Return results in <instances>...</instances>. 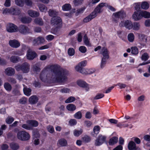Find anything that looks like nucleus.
<instances>
[{"label":"nucleus","instance_id":"52","mask_svg":"<svg viewBox=\"0 0 150 150\" xmlns=\"http://www.w3.org/2000/svg\"><path fill=\"white\" fill-rule=\"evenodd\" d=\"M114 86H112L109 87L106 90H103L102 92L100 94H102L101 93H109L114 88Z\"/></svg>","mask_w":150,"mask_h":150},{"label":"nucleus","instance_id":"44","mask_svg":"<svg viewBox=\"0 0 150 150\" xmlns=\"http://www.w3.org/2000/svg\"><path fill=\"white\" fill-rule=\"evenodd\" d=\"M131 53L134 55H137L138 53V49L136 47H131Z\"/></svg>","mask_w":150,"mask_h":150},{"label":"nucleus","instance_id":"4","mask_svg":"<svg viewBox=\"0 0 150 150\" xmlns=\"http://www.w3.org/2000/svg\"><path fill=\"white\" fill-rule=\"evenodd\" d=\"M51 24L54 26L57 27H62V18L59 16L52 17L51 19Z\"/></svg>","mask_w":150,"mask_h":150},{"label":"nucleus","instance_id":"1","mask_svg":"<svg viewBox=\"0 0 150 150\" xmlns=\"http://www.w3.org/2000/svg\"><path fill=\"white\" fill-rule=\"evenodd\" d=\"M60 66L58 64H55L51 66L52 70L54 74L53 79L56 83H62L66 82L67 79L68 73L67 70L62 69L60 70Z\"/></svg>","mask_w":150,"mask_h":150},{"label":"nucleus","instance_id":"16","mask_svg":"<svg viewBox=\"0 0 150 150\" xmlns=\"http://www.w3.org/2000/svg\"><path fill=\"white\" fill-rule=\"evenodd\" d=\"M9 44L10 46L14 48H18L20 46V42L15 39L10 40L9 41Z\"/></svg>","mask_w":150,"mask_h":150},{"label":"nucleus","instance_id":"29","mask_svg":"<svg viewBox=\"0 0 150 150\" xmlns=\"http://www.w3.org/2000/svg\"><path fill=\"white\" fill-rule=\"evenodd\" d=\"M48 14L50 16L54 17L57 16L58 12L55 10L50 9L48 11Z\"/></svg>","mask_w":150,"mask_h":150},{"label":"nucleus","instance_id":"40","mask_svg":"<svg viewBox=\"0 0 150 150\" xmlns=\"http://www.w3.org/2000/svg\"><path fill=\"white\" fill-rule=\"evenodd\" d=\"M55 27L54 28H52L51 30V33L54 34L56 35L58 33V29L61 28L62 27H57V26H54Z\"/></svg>","mask_w":150,"mask_h":150},{"label":"nucleus","instance_id":"56","mask_svg":"<svg viewBox=\"0 0 150 150\" xmlns=\"http://www.w3.org/2000/svg\"><path fill=\"white\" fill-rule=\"evenodd\" d=\"M82 139L83 141L85 142H89L91 140L90 137L87 135L85 136L82 138Z\"/></svg>","mask_w":150,"mask_h":150},{"label":"nucleus","instance_id":"12","mask_svg":"<svg viewBox=\"0 0 150 150\" xmlns=\"http://www.w3.org/2000/svg\"><path fill=\"white\" fill-rule=\"evenodd\" d=\"M44 42V38L41 36H39L33 40V45L37 46L43 43Z\"/></svg>","mask_w":150,"mask_h":150},{"label":"nucleus","instance_id":"26","mask_svg":"<svg viewBox=\"0 0 150 150\" xmlns=\"http://www.w3.org/2000/svg\"><path fill=\"white\" fill-rule=\"evenodd\" d=\"M20 58L16 56H12L10 58V61L14 63H16L18 62Z\"/></svg>","mask_w":150,"mask_h":150},{"label":"nucleus","instance_id":"7","mask_svg":"<svg viewBox=\"0 0 150 150\" xmlns=\"http://www.w3.org/2000/svg\"><path fill=\"white\" fill-rule=\"evenodd\" d=\"M7 31L9 33H13L18 31V27L11 23H8L6 26Z\"/></svg>","mask_w":150,"mask_h":150},{"label":"nucleus","instance_id":"13","mask_svg":"<svg viewBox=\"0 0 150 150\" xmlns=\"http://www.w3.org/2000/svg\"><path fill=\"white\" fill-rule=\"evenodd\" d=\"M28 59L32 60L37 57V53L34 51H33L30 49L28 50L27 54Z\"/></svg>","mask_w":150,"mask_h":150},{"label":"nucleus","instance_id":"19","mask_svg":"<svg viewBox=\"0 0 150 150\" xmlns=\"http://www.w3.org/2000/svg\"><path fill=\"white\" fill-rule=\"evenodd\" d=\"M46 69H43L41 72L40 75V79L43 82H45L47 81V76L45 74Z\"/></svg>","mask_w":150,"mask_h":150},{"label":"nucleus","instance_id":"49","mask_svg":"<svg viewBox=\"0 0 150 150\" xmlns=\"http://www.w3.org/2000/svg\"><path fill=\"white\" fill-rule=\"evenodd\" d=\"M108 59L104 57L102 58L100 64V67L101 68H103L105 67L106 63L107 60Z\"/></svg>","mask_w":150,"mask_h":150},{"label":"nucleus","instance_id":"10","mask_svg":"<svg viewBox=\"0 0 150 150\" xmlns=\"http://www.w3.org/2000/svg\"><path fill=\"white\" fill-rule=\"evenodd\" d=\"M106 137L101 134L99 135L95 141V144L99 146L102 144L105 141Z\"/></svg>","mask_w":150,"mask_h":150},{"label":"nucleus","instance_id":"43","mask_svg":"<svg viewBox=\"0 0 150 150\" xmlns=\"http://www.w3.org/2000/svg\"><path fill=\"white\" fill-rule=\"evenodd\" d=\"M83 132V130L81 129L79 130L75 129L74 131V135L75 136L78 137Z\"/></svg>","mask_w":150,"mask_h":150},{"label":"nucleus","instance_id":"33","mask_svg":"<svg viewBox=\"0 0 150 150\" xmlns=\"http://www.w3.org/2000/svg\"><path fill=\"white\" fill-rule=\"evenodd\" d=\"M141 8L142 9L146 10L149 7V4L146 1H143L141 3Z\"/></svg>","mask_w":150,"mask_h":150},{"label":"nucleus","instance_id":"34","mask_svg":"<svg viewBox=\"0 0 150 150\" xmlns=\"http://www.w3.org/2000/svg\"><path fill=\"white\" fill-rule=\"evenodd\" d=\"M59 144L62 146H66L67 144V141L64 139L59 140L58 141Z\"/></svg>","mask_w":150,"mask_h":150},{"label":"nucleus","instance_id":"60","mask_svg":"<svg viewBox=\"0 0 150 150\" xmlns=\"http://www.w3.org/2000/svg\"><path fill=\"white\" fill-rule=\"evenodd\" d=\"M8 81L11 84H15L16 83V79L12 77H9L7 79Z\"/></svg>","mask_w":150,"mask_h":150},{"label":"nucleus","instance_id":"63","mask_svg":"<svg viewBox=\"0 0 150 150\" xmlns=\"http://www.w3.org/2000/svg\"><path fill=\"white\" fill-rule=\"evenodd\" d=\"M31 89L29 88H25L23 89L24 94H31Z\"/></svg>","mask_w":150,"mask_h":150},{"label":"nucleus","instance_id":"61","mask_svg":"<svg viewBox=\"0 0 150 150\" xmlns=\"http://www.w3.org/2000/svg\"><path fill=\"white\" fill-rule=\"evenodd\" d=\"M75 100V98L73 97H71L68 98L65 101L66 103H71L74 101Z\"/></svg>","mask_w":150,"mask_h":150},{"label":"nucleus","instance_id":"62","mask_svg":"<svg viewBox=\"0 0 150 150\" xmlns=\"http://www.w3.org/2000/svg\"><path fill=\"white\" fill-rule=\"evenodd\" d=\"M77 123V122L76 120L75 119H71L69 122V124L71 126L76 125Z\"/></svg>","mask_w":150,"mask_h":150},{"label":"nucleus","instance_id":"6","mask_svg":"<svg viewBox=\"0 0 150 150\" xmlns=\"http://www.w3.org/2000/svg\"><path fill=\"white\" fill-rule=\"evenodd\" d=\"M119 25L120 27H125L129 30L133 28L132 22L129 20L121 21Z\"/></svg>","mask_w":150,"mask_h":150},{"label":"nucleus","instance_id":"30","mask_svg":"<svg viewBox=\"0 0 150 150\" xmlns=\"http://www.w3.org/2000/svg\"><path fill=\"white\" fill-rule=\"evenodd\" d=\"M11 13L14 15H18L19 14L21 13V11L17 8H11Z\"/></svg>","mask_w":150,"mask_h":150},{"label":"nucleus","instance_id":"58","mask_svg":"<svg viewBox=\"0 0 150 150\" xmlns=\"http://www.w3.org/2000/svg\"><path fill=\"white\" fill-rule=\"evenodd\" d=\"M149 58L148 54L146 53H144L142 55L141 58L142 60L146 61Z\"/></svg>","mask_w":150,"mask_h":150},{"label":"nucleus","instance_id":"21","mask_svg":"<svg viewBox=\"0 0 150 150\" xmlns=\"http://www.w3.org/2000/svg\"><path fill=\"white\" fill-rule=\"evenodd\" d=\"M28 13L30 17L33 18L37 17L39 16L38 12L32 10H29L28 11Z\"/></svg>","mask_w":150,"mask_h":150},{"label":"nucleus","instance_id":"22","mask_svg":"<svg viewBox=\"0 0 150 150\" xmlns=\"http://www.w3.org/2000/svg\"><path fill=\"white\" fill-rule=\"evenodd\" d=\"M93 13L95 14L94 13H91L89 15L84 18L83 20V22L84 23H87L95 18V15H93Z\"/></svg>","mask_w":150,"mask_h":150},{"label":"nucleus","instance_id":"51","mask_svg":"<svg viewBox=\"0 0 150 150\" xmlns=\"http://www.w3.org/2000/svg\"><path fill=\"white\" fill-rule=\"evenodd\" d=\"M27 124H24L22 125L21 127L27 130H31L32 129V127L28 123H26Z\"/></svg>","mask_w":150,"mask_h":150},{"label":"nucleus","instance_id":"53","mask_svg":"<svg viewBox=\"0 0 150 150\" xmlns=\"http://www.w3.org/2000/svg\"><path fill=\"white\" fill-rule=\"evenodd\" d=\"M83 0H74L73 3L75 6H78L81 4Z\"/></svg>","mask_w":150,"mask_h":150},{"label":"nucleus","instance_id":"45","mask_svg":"<svg viewBox=\"0 0 150 150\" xmlns=\"http://www.w3.org/2000/svg\"><path fill=\"white\" fill-rule=\"evenodd\" d=\"M75 53V51L74 49L72 47L69 48L68 50V54L69 56H72L74 55Z\"/></svg>","mask_w":150,"mask_h":150},{"label":"nucleus","instance_id":"27","mask_svg":"<svg viewBox=\"0 0 150 150\" xmlns=\"http://www.w3.org/2000/svg\"><path fill=\"white\" fill-rule=\"evenodd\" d=\"M34 22L36 24L40 26L44 24V22L42 19L40 18H35Z\"/></svg>","mask_w":150,"mask_h":150},{"label":"nucleus","instance_id":"18","mask_svg":"<svg viewBox=\"0 0 150 150\" xmlns=\"http://www.w3.org/2000/svg\"><path fill=\"white\" fill-rule=\"evenodd\" d=\"M5 72L6 75L8 76H13L15 74V70L14 68L11 67L6 68L5 69Z\"/></svg>","mask_w":150,"mask_h":150},{"label":"nucleus","instance_id":"5","mask_svg":"<svg viewBox=\"0 0 150 150\" xmlns=\"http://www.w3.org/2000/svg\"><path fill=\"white\" fill-rule=\"evenodd\" d=\"M114 18L113 19V21L115 23H117L118 21L119 18L123 19L126 16V14L124 11L121 10L118 12H116L113 14Z\"/></svg>","mask_w":150,"mask_h":150},{"label":"nucleus","instance_id":"41","mask_svg":"<svg viewBox=\"0 0 150 150\" xmlns=\"http://www.w3.org/2000/svg\"><path fill=\"white\" fill-rule=\"evenodd\" d=\"M127 38L128 41L130 42H132L134 39V36L132 33H130L128 34Z\"/></svg>","mask_w":150,"mask_h":150},{"label":"nucleus","instance_id":"9","mask_svg":"<svg viewBox=\"0 0 150 150\" xmlns=\"http://www.w3.org/2000/svg\"><path fill=\"white\" fill-rule=\"evenodd\" d=\"M107 3H101L99 4L96 8H95L93 11L92 13H95V17L97 15L98 13H100L102 12V10H101V8L105 6H107ZM95 14L93 13V15Z\"/></svg>","mask_w":150,"mask_h":150},{"label":"nucleus","instance_id":"23","mask_svg":"<svg viewBox=\"0 0 150 150\" xmlns=\"http://www.w3.org/2000/svg\"><path fill=\"white\" fill-rule=\"evenodd\" d=\"M100 130V127L97 125L94 127L93 129V131L91 133V135L94 137H96L99 133Z\"/></svg>","mask_w":150,"mask_h":150},{"label":"nucleus","instance_id":"48","mask_svg":"<svg viewBox=\"0 0 150 150\" xmlns=\"http://www.w3.org/2000/svg\"><path fill=\"white\" fill-rule=\"evenodd\" d=\"M82 115L81 111H78L74 115V117L77 119H80L81 118Z\"/></svg>","mask_w":150,"mask_h":150},{"label":"nucleus","instance_id":"39","mask_svg":"<svg viewBox=\"0 0 150 150\" xmlns=\"http://www.w3.org/2000/svg\"><path fill=\"white\" fill-rule=\"evenodd\" d=\"M66 108L69 111H73L76 110V107L74 105L70 104L67 106Z\"/></svg>","mask_w":150,"mask_h":150},{"label":"nucleus","instance_id":"31","mask_svg":"<svg viewBox=\"0 0 150 150\" xmlns=\"http://www.w3.org/2000/svg\"><path fill=\"white\" fill-rule=\"evenodd\" d=\"M71 8V5L69 4H66L62 6V9L64 11H67L70 10Z\"/></svg>","mask_w":150,"mask_h":150},{"label":"nucleus","instance_id":"37","mask_svg":"<svg viewBox=\"0 0 150 150\" xmlns=\"http://www.w3.org/2000/svg\"><path fill=\"white\" fill-rule=\"evenodd\" d=\"M142 18L144 17L146 18H150V13L145 11H142Z\"/></svg>","mask_w":150,"mask_h":150},{"label":"nucleus","instance_id":"38","mask_svg":"<svg viewBox=\"0 0 150 150\" xmlns=\"http://www.w3.org/2000/svg\"><path fill=\"white\" fill-rule=\"evenodd\" d=\"M31 19L30 18L25 17H22L21 19V21L23 23H29L31 21Z\"/></svg>","mask_w":150,"mask_h":150},{"label":"nucleus","instance_id":"50","mask_svg":"<svg viewBox=\"0 0 150 150\" xmlns=\"http://www.w3.org/2000/svg\"><path fill=\"white\" fill-rule=\"evenodd\" d=\"M140 27V25L138 23L134 22L133 24L132 28L134 30H138L139 29Z\"/></svg>","mask_w":150,"mask_h":150},{"label":"nucleus","instance_id":"17","mask_svg":"<svg viewBox=\"0 0 150 150\" xmlns=\"http://www.w3.org/2000/svg\"><path fill=\"white\" fill-rule=\"evenodd\" d=\"M109 51L107 48L105 47H103L101 49L100 54H101L103 56V57H104L108 59L109 58Z\"/></svg>","mask_w":150,"mask_h":150},{"label":"nucleus","instance_id":"35","mask_svg":"<svg viewBox=\"0 0 150 150\" xmlns=\"http://www.w3.org/2000/svg\"><path fill=\"white\" fill-rule=\"evenodd\" d=\"M118 138L116 137H114L110 139L109 142L110 145H113L117 142Z\"/></svg>","mask_w":150,"mask_h":150},{"label":"nucleus","instance_id":"8","mask_svg":"<svg viewBox=\"0 0 150 150\" xmlns=\"http://www.w3.org/2000/svg\"><path fill=\"white\" fill-rule=\"evenodd\" d=\"M87 62L86 60H83L80 62L78 65L76 66L75 69L76 71L81 73V72L84 71V70L86 69L83 68L86 65Z\"/></svg>","mask_w":150,"mask_h":150},{"label":"nucleus","instance_id":"42","mask_svg":"<svg viewBox=\"0 0 150 150\" xmlns=\"http://www.w3.org/2000/svg\"><path fill=\"white\" fill-rule=\"evenodd\" d=\"M13 53L14 54L19 56L23 55L24 54V52L22 50L13 51Z\"/></svg>","mask_w":150,"mask_h":150},{"label":"nucleus","instance_id":"46","mask_svg":"<svg viewBox=\"0 0 150 150\" xmlns=\"http://www.w3.org/2000/svg\"><path fill=\"white\" fill-rule=\"evenodd\" d=\"M4 86L6 90L8 91H10L11 90V86L8 83H5L4 84Z\"/></svg>","mask_w":150,"mask_h":150},{"label":"nucleus","instance_id":"59","mask_svg":"<svg viewBox=\"0 0 150 150\" xmlns=\"http://www.w3.org/2000/svg\"><path fill=\"white\" fill-rule=\"evenodd\" d=\"M79 50L82 53H85L87 51L86 47L84 46H81L79 47Z\"/></svg>","mask_w":150,"mask_h":150},{"label":"nucleus","instance_id":"2","mask_svg":"<svg viewBox=\"0 0 150 150\" xmlns=\"http://www.w3.org/2000/svg\"><path fill=\"white\" fill-rule=\"evenodd\" d=\"M17 71H21L24 73L29 72L30 69V65L27 62H25L22 64H18L14 67Z\"/></svg>","mask_w":150,"mask_h":150},{"label":"nucleus","instance_id":"64","mask_svg":"<svg viewBox=\"0 0 150 150\" xmlns=\"http://www.w3.org/2000/svg\"><path fill=\"white\" fill-rule=\"evenodd\" d=\"M47 129L48 131L51 133H52L54 132V129L53 127L51 125H49L47 126Z\"/></svg>","mask_w":150,"mask_h":150},{"label":"nucleus","instance_id":"36","mask_svg":"<svg viewBox=\"0 0 150 150\" xmlns=\"http://www.w3.org/2000/svg\"><path fill=\"white\" fill-rule=\"evenodd\" d=\"M84 70V71L81 72V74H91L93 73L95 71L94 69H86Z\"/></svg>","mask_w":150,"mask_h":150},{"label":"nucleus","instance_id":"28","mask_svg":"<svg viewBox=\"0 0 150 150\" xmlns=\"http://www.w3.org/2000/svg\"><path fill=\"white\" fill-rule=\"evenodd\" d=\"M10 148L13 150H17L19 148V144L15 143H12L10 144Z\"/></svg>","mask_w":150,"mask_h":150},{"label":"nucleus","instance_id":"55","mask_svg":"<svg viewBox=\"0 0 150 150\" xmlns=\"http://www.w3.org/2000/svg\"><path fill=\"white\" fill-rule=\"evenodd\" d=\"M14 120V118L11 117H8L6 120V122L8 124L11 123Z\"/></svg>","mask_w":150,"mask_h":150},{"label":"nucleus","instance_id":"25","mask_svg":"<svg viewBox=\"0 0 150 150\" xmlns=\"http://www.w3.org/2000/svg\"><path fill=\"white\" fill-rule=\"evenodd\" d=\"M26 123H28L32 127V129L33 127H37L38 125V122L35 120H28L26 121Z\"/></svg>","mask_w":150,"mask_h":150},{"label":"nucleus","instance_id":"20","mask_svg":"<svg viewBox=\"0 0 150 150\" xmlns=\"http://www.w3.org/2000/svg\"><path fill=\"white\" fill-rule=\"evenodd\" d=\"M128 148L129 150H137L139 149L138 147H136L135 142L132 141H131L129 143Z\"/></svg>","mask_w":150,"mask_h":150},{"label":"nucleus","instance_id":"24","mask_svg":"<svg viewBox=\"0 0 150 150\" xmlns=\"http://www.w3.org/2000/svg\"><path fill=\"white\" fill-rule=\"evenodd\" d=\"M38 98L36 96H33L30 97L29 99V103L31 104H35L37 103Z\"/></svg>","mask_w":150,"mask_h":150},{"label":"nucleus","instance_id":"15","mask_svg":"<svg viewBox=\"0 0 150 150\" xmlns=\"http://www.w3.org/2000/svg\"><path fill=\"white\" fill-rule=\"evenodd\" d=\"M141 11H136L132 15V18L135 21H138L142 18Z\"/></svg>","mask_w":150,"mask_h":150},{"label":"nucleus","instance_id":"47","mask_svg":"<svg viewBox=\"0 0 150 150\" xmlns=\"http://www.w3.org/2000/svg\"><path fill=\"white\" fill-rule=\"evenodd\" d=\"M16 4L20 6H23L24 5V0H15Z\"/></svg>","mask_w":150,"mask_h":150},{"label":"nucleus","instance_id":"54","mask_svg":"<svg viewBox=\"0 0 150 150\" xmlns=\"http://www.w3.org/2000/svg\"><path fill=\"white\" fill-rule=\"evenodd\" d=\"M135 6L134 7L136 11H141L140 10L141 7V2L136 3Z\"/></svg>","mask_w":150,"mask_h":150},{"label":"nucleus","instance_id":"57","mask_svg":"<svg viewBox=\"0 0 150 150\" xmlns=\"http://www.w3.org/2000/svg\"><path fill=\"white\" fill-rule=\"evenodd\" d=\"M83 41L85 44L86 45H89V41L86 34L83 37Z\"/></svg>","mask_w":150,"mask_h":150},{"label":"nucleus","instance_id":"32","mask_svg":"<svg viewBox=\"0 0 150 150\" xmlns=\"http://www.w3.org/2000/svg\"><path fill=\"white\" fill-rule=\"evenodd\" d=\"M86 8L85 6H84L77 9L75 13V16H78L79 14L82 13L84 12Z\"/></svg>","mask_w":150,"mask_h":150},{"label":"nucleus","instance_id":"3","mask_svg":"<svg viewBox=\"0 0 150 150\" xmlns=\"http://www.w3.org/2000/svg\"><path fill=\"white\" fill-rule=\"evenodd\" d=\"M17 137L21 141H25L28 140L30 138V136L27 132L24 131H21L17 134Z\"/></svg>","mask_w":150,"mask_h":150},{"label":"nucleus","instance_id":"14","mask_svg":"<svg viewBox=\"0 0 150 150\" xmlns=\"http://www.w3.org/2000/svg\"><path fill=\"white\" fill-rule=\"evenodd\" d=\"M77 84L80 87L85 88L86 91L89 90L88 84L83 81L81 80H78L77 81Z\"/></svg>","mask_w":150,"mask_h":150},{"label":"nucleus","instance_id":"11","mask_svg":"<svg viewBox=\"0 0 150 150\" xmlns=\"http://www.w3.org/2000/svg\"><path fill=\"white\" fill-rule=\"evenodd\" d=\"M18 31L22 34H26L30 33V29L26 25H21L18 27Z\"/></svg>","mask_w":150,"mask_h":150}]
</instances>
